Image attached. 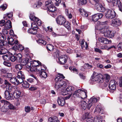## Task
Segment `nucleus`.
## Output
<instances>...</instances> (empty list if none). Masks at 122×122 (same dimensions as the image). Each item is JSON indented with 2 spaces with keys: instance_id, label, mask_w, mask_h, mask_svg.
Wrapping results in <instances>:
<instances>
[{
  "instance_id": "aec40b11",
  "label": "nucleus",
  "mask_w": 122,
  "mask_h": 122,
  "mask_svg": "<svg viewBox=\"0 0 122 122\" xmlns=\"http://www.w3.org/2000/svg\"><path fill=\"white\" fill-rule=\"evenodd\" d=\"M20 94L21 92L20 91L16 90L14 91L13 95L15 98H18L20 97Z\"/></svg>"
},
{
  "instance_id": "0e129e2a",
  "label": "nucleus",
  "mask_w": 122,
  "mask_h": 122,
  "mask_svg": "<svg viewBox=\"0 0 122 122\" xmlns=\"http://www.w3.org/2000/svg\"><path fill=\"white\" fill-rule=\"evenodd\" d=\"M94 118L92 117H88L86 120V122H94Z\"/></svg>"
},
{
  "instance_id": "5701e85b",
  "label": "nucleus",
  "mask_w": 122,
  "mask_h": 122,
  "mask_svg": "<svg viewBox=\"0 0 122 122\" xmlns=\"http://www.w3.org/2000/svg\"><path fill=\"white\" fill-rule=\"evenodd\" d=\"M41 62L39 61H34L32 62V66L33 68H34L35 69V67H37V66L41 65Z\"/></svg>"
},
{
  "instance_id": "39448f33",
  "label": "nucleus",
  "mask_w": 122,
  "mask_h": 122,
  "mask_svg": "<svg viewBox=\"0 0 122 122\" xmlns=\"http://www.w3.org/2000/svg\"><path fill=\"white\" fill-rule=\"evenodd\" d=\"M99 99V97L96 98L93 97L91 98L87 104V109H90L91 107L94 105L95 103L98 102Z\"/></svg>"
},
{
  "instance_id": "5fc2aeb1",
  "label": "nucleus",
  "mask_w": 122,
  "mask_h": 122,
  "mask_svg": "<svg viewBox=\"0 0 122 122\" xmlns=\"http://www.w3.org/2000/svg\"><path fill=\"white\" fill-rule=\"evenodd\" d=\"M30 19L32 20L35 22L36 20L37 19V18L35 16L32 14H30L29 16Z\"/></svg>"
},
{
  "instance_id": "ea45409f",
  "label": "nucleus",
  "mask_w": 122,
  "mask_h": 122,
  "mask_svg": "<svg viewBox=\"0 0 122 122\" xmlns=\"http://www.w3.org/2000/svg\"><path fill=\"white\" fill-rule=\"evenodd\" d=\"M17 76L21 77L22 78H25L24 73L21 71L18 72H17Z\"/></svg>"
},
{
  "instance_id": "7c9ffc66",
  "label": "nucleus",
  "mask_w": 122,
  "mask_h": 122,
  "mask_svg": "<svg viewBox=\"0 0 122 122\" xmlns=\"http://www.w3.org/2000/svg\"><path fill=\"white\" fill-rule=\"evenodd\" d=\"M28 32L33 34H35L37 32V29H36L29 28L28 31Z\"/></svg>"
},
{
  "instance_id": "cd10ccee",
  "label": "nucleus",
  "mask_w": 122,
  "mask_h": 122,
  "mask_svg": "<svg viewBox=\"0 0 122 122\" xmlns=\"http://www.w3.org/2000/svg\"><path fill=\"white\" fill-rule=\"evenodd\" d=\"M49 122H59L57 117H50L49 119Z\"/></svg>"
},
{
  "instance_id": "f3484780",
  "label": "nucleus",
  "mask_w": 122,
  "mask_h": 122,
  "mask_svg": "<svg viewBox=\"0 0 122 122\" xmlns=\"http://www.w3.org/2000/svg\"><path fill=\"white\" fill-rule=\"evenodd\" d=\"M57 102L59 105L63 106L65 103V101L64 98L62 97H58V98Z\"/></svg>"
},
{
  "instance_id": "f704fd0d",
  "label": "nucleus",
  "mask_w": 122,
  "mask_h": 122,
  "mask_svg": "<svg viewBox=\"0 0 122 122\" xmlns=\"http://www.w3.org/2000/svg\"><path fill=\"white\" fill-rule=\"evenodd\" d=\"M14 47L15 48V49H18L19 50H22L24 49V47L22 46L21 45H17L15 46H14Z\"/></svg>"
},
{
  "instance_id": "4be33fe9",
  "label": "nucleus",
  "mask_w": 122,
  "mask_h": 122,
  "mask_svg": "<svg viewBox=\"0 0 122 122\" xmlns=\"http://www.w3.org/2000/svg\"><path fill=\"white\" fill-rule=\"evenodd\" d=\"M16 78L17 85L22 83L23 81V80L25 79L23 78H22L21 77L18 76L16 77Z\"/></svg>"
},
{
  "instance_id": "f8f14e48",
  "label": "nucleus",
  "mask_w": 122,
  "mask_h": 122,
  "mask_svg": "<svg viewBox=\"0 0 122 122\" xmlns=\"http://www.w3.org/2000/svg\"><path fill=\"white\" fill-rule=\"evenodd\" d=\"M68 58V57L66 55V58L65 56H61L59 57V63L61 64H64L66 63L67 61V59Z\"/></svg>"
},
{
  "instance_id": "864d4df0",
  "label": "nucleus",
  "mask_w": 122,
  "mask_h": 122,
  "mask_svg": "<svg viewBox=\"0 0 122 122\" xmlns=\"http://www.w3.org/2000/svg\"><path fill=\"white\" fill-rule=\"evenodd\" d=\"M38 72L39 73H40V72L42 71L41 69V65H40L37 67H35V71Z\"/></svg>"
},
{
  "instance_id": "423d86ee",
  "label": "nucleus",
  "mask_w": 122,
  "mask_h": 122,
  "mask_svg": "<svg viewBox=\"0 0 122 122\" xmlns=\"http://www.w3.org/2000/svg\"><path fill=\"white\" fill-rule=\"evenodd\" d=\"M116 15V14L114 11H112L110 10H108L105 13L106 18L111 19L115 18Z\"/></svg>"
},
{
  "instance_id": "bb28decb",
  "label": "nucleus",
  "mask_w": 122,
  "mask_h": 122,
  "mask_svg": "<svg viewBox=\"0 0 122 122\" xmlns=\"http://www.w3.org/2000/svg\"><path fill=\"white\" fill-rule=\"evenodd\" d=\"M95 110L97 112L101 114H103L104 113V110L102 109L100 106H97L96 107Z\"/></svg>"
},
{
  "instance_id": "4468645a",
  "label": "nucleus",
  "mask_w": 122,
  "mask_h": 122,
  "mask_svg": "<svg viewBox=\"0 0 122 122\" xmlns=\"http://www.w3.org/2000/svg\"><path fill=\"white\" fill-rule=\"evenodd\" d=\"M8 44L11 46L15 45V46L18 44V40L14 41L12 38H8Z\"/></svg>"
},
{
  "instance_id": "13d9d810",
  "label": "nucleus",
  "mask_w": 122,
  "mask_h": 122,
  "mask_svg": "<svg viewBox=\"0 0 122 122\" xmlns=\"http://www.w3.org/2000/svg\"><path fill=\"white\" fill-rule=\"evenodd\" d=\"M52 5L51 4V1H46L45 2V6L46 7H47V9L51 6Z\"/></svg>"
},
{
  "instance_id": "37998d69",
  "label": "nucleus",
  "mask_w": 122,
  "mask_h": 122,
  "mask_svg": "<svg viewBox=\"0 0 122 122\" xmlns=\"http://www.w3.org/2000/svg\"><path fill=\"white\" fill-rule=\"evenodd\" d=\"M15 68L18 70H20L23 67L22 65L20 63V64H17L15 66Z\"/></svg>"
},
{
  "instance_id": "e433bc0d",
  "label": "nucleus",
  "mask_w": 122,
  "mask_h": 122,
  "mask_svg": "<svg viewBox=\"0 0 122 122\" xmlns=\"http://www.w3.org/2000/svg\"><path fill=\"white\" fill-rule=\"evenodd\" d=\"M81 105V106L82 109H85L86 108V103L85 101H81L80 103Z\"/></svg>"
},
{
  "instance_id": "2f4dec72",
  "label": "nucleus",
  "mask_w": 122,
  "mask_h": 122,
  "mask_svg": "<svg viewBox=\"0 0 122 122\" xmlns=\"http://www.w3.org/2000/svg\"><path fill=\"white\" fill-rule=\"evenodd\" d=\"M42 5V3L40 1L36 2L33 5L34 8L40 7Z\"/></svg>"
},
{
  "instance_id": "4c0bfd02",
  "label": "nucleus",
  "mask_w": 122,
  "mask_h": 122,
  "mask_svg": "<svg viewBox=\"0 0 122 122\" xmlns=\"http://www.w3.org/2000/svg\"><path fill=\"white\" fill-rule=\"evenodd\" d=\"M15 57L17 61L20 62L22 59V56L20 54H17Z\"/></svg>"
},
{
  "instance_id": "a211bd4d",
  "label": "nucleus",
  "mask_w": 122,
  "mask_h": 122,
  "mask_svg": "<svg viewBox=\"0 0 122 122\" xmlns=\"http://www.w3.org/2000/svg\"><path fill=\"white\" fill-rule=\"evenodd\" d=\"M32 61L31 62L30 61L28 60V62L27 63V64H26V67L28 69H30V71H35V69L34 68H33L32 65Z\"/></svg>"
},
{
  "instance_id": "c756f323",
  "label": "nucleus",
  "mask_w": 122,
  "mask_h": 122,
  "mask_svg": "<svg viewBox=\"0 0 122 122\" xmlns=\"http://www.w3.org/2000/svg\"><path fill=\"white\" fill-rule=\"evenodd\" d=\"M5 47L0 48V54L2 55L8 52L7 50Z\"/></svg>"
},
{
  "instance_id": "a19ab883",
  "label": "nucleus",
  "mask_w": 122,
  "mask_h": 122,
  "mask_svg": "<svg viewBox=\"0 0 122 122\" xmlns=\"http://www.w3.org/2000/svg\"><path fill=\"white\" fill-rule=\"evenodd\" d=\"M46 48L47 50L50 51H52L54 49L53 46L51 44H47L46 46Z\"/></svg>"
},
{
  "instance_id": "6e6552de",
  "label": "nucleus",
  "mask_w": 122,
  "mask_h": 122,
  "mask_svg": "<svg viewBox=\"0 0 122 122\" xmlns=\"http://www.w3.org/2000/svg\"><path fill=\"white\" fill-rule=\"evenodd\" d=\"M121 23L122 22L118 18H115L112 20L111 25L117 27L121 25Z\"/></svg>"
},
{
  "instance_id": "c9c22d12",
  "label": "nucleus",
  "mask_w": 122,
  "mask_h": 122,
  "mask_svg": "<svg viewBox=\"0 0 122 122\" xmlns=\"http://www.w3.org/2000/svg\"><path fill=\"white\" fill-rule=\"evenodd\" d=\"M102 119L101 116L96 117L94 118V122H102Z\"/></svg>"
},
{
  "instance_id": "6ab92c4d",
  "label": "nucleus",
  "mask_w": 122,
  "mask_h": 122,
  "mask_svg": "<svg viewBox=\"0 0 122 122\" xmlns=\"http://www.w3.org/2000/svg\"><path fill=\"white\" fill-rule=\"evenodd\" d=\"M79 10L81 14L84 17H86L88 16V14L85 11L83 8H80Z\"/></svg>"
},
{
  "instance_id": "b1692460",
  "label": "nucleus",
  "mask_w": 122,
  "mask_h": 122,
  "mask_svg": "<svg viewBox=\"0 0 122 122\" xmlns=\"http://www.w3.org/2000/svg\"><path fill=\"white\" fill-rule=\"evenodd\" d=\"M92 66L90 65H89L88 63H86L84 64V66H82L81 68L82 70L83 71H84L85 69H89L92 67Z\"/></svg>"
},
{
  "instance_id": "69168bd1",
  "label": "nucleus",
  "mask_w": 122,
  "mask_h": 122,
  "mask_svg": "<svg viewBox=\"0 0 122 122\" xmlns=\"http://www.w3.org/2000/svg\"><path fill=\"white\" fill-rule=\"evenodd\" d=\"M67 89H64L62 91V94L64 95H66L69 93V92L67 90Z\"/></svg>"
},
{
  "instance_id": "680f3d73",
  "label": "nucleus",
  "mask_w": 122,
  "mask_h": 122,
  "mask_svg": "<svg viewBox=\"0 0 122 122\" xmlns=\"http://www.w3.org/2000/svg\"><path fill=\"white\" fill-rule=\"evenodd\" d=\"M104 76L106 80V82H107L110 79V76L107 74H105Z\"/></svg>"
},
{
  "instance_id": "338daca9",
  "label": "nucleus",
  "mask_w": 122,
  "mask_h": 122,
  "mask_svg": "<svg viewBox=\"0 0 122 122\" xmlns=\"http://www.w3.org/2000/svg\"><path fill=\"white\" fill-rule=\"evenodd\" d=\"M12 62H14L16 61L15 56H10V60Z\"/></svg>"
},
{
  "instance_id": "8fccbe9b",
  "label": "nucleus",
  "mask_w": 122,
  "mask_h": 122,
  "mask_svg": "<svg viewBox=\"0 0 122 122\" xmlns=\"http://www.w3.org/2000/svg\"><path fill=\"white\" fill-rule=\"evenodd\" d=\"M4 84L5 85H6L5 87L6 89H8V87L9 88L10 87H12L11 86V85L6 80H5Z\"/></svg>"
},
{
  "instance_id": "c03bdc74",
  "label": "nucleus",
  "mask_w": 122,
  "mask_h": 122,
  "mask_svg": "<svg viewBox=\"0 0 122 122\" xmlns=\"http://www.w3.org/2000/svg\"><path fill=\"white\" fill-rule=\"evenodd\" d=\"M78 2L79 5H82L86 4L87 3V0H78Z\"/></svg>"
},
{
  "instance_id": "603ef678",
  "label": "nucleus",
  "mask_w": 122,
  "mask_h": 122,
  "mask_svg": "<svg viewBox=\"0 0 122 122\" xmlns=\"http://www.w3.org/2000/svg\"><path fill=\"white\" fill-rule=\"evenodd\" d=\"M10 82L13 84L16 85H17L16 83V77H13L10 78Z\"/></svg>"
},
{
  "instance_id": "f03ea898",
  "label": "nucleus",
  "mask_w": 122,
  "mask_h": 122,
  "mask_svg": "<svg viewBox=\"0 0 122 122\" xmlns=\"http://www.w3.org/2000/svg\"><path fill=\"white\" fill-rule=\"evenodd\" d=\"M87 91L84 90L79 89L75 92L73 94V96L75 97H81V98H85L87 97Z\"/></svg>"
},
{
  "instance_id": "6e6d98bb",
  "label": "nucleus",
  "mask_w": 122,
  "mask_h": 122,
  "mask_svg": "<svg viewBox=\"0 0 122 122\" xmlns=\"http://www.w3.org/2000/svg\"><path fill=\"white\" fill-rule=\"evenodd\" d=\"M4 104V106L1 107V111L3 112H6L8 111V108L7 107H6V106H5V104L4 103H2Z\"/></svg>"
},
{
  "instance_id": "dca6fc26",
  "label": "nucleus",
  "mask_w": 122,
  "mask_h": 122,
  "mask_svg": "<svg viewBox=\"0 0 122 122\" xmlns=\"http://www.w3.org/2000/svg\"><path fill=\"white\" fill-rule=\"evenodd\" d=\"M99 78V76L98 74L95 72H94L91 78V79L92 81H96L98 80Z\"/></svg>"
},
{
  "instance_id": "7ed1b4c3",
  "label": "nucleus",
  "mask_w": 122,
  "mask_h": 122,
  "mask_svg": "<svg viewBox=\"0 0 122 122\" xmlns=\"http://www.w3.org/2000/svg\"><path fill=\"white\" fill-rule=\"evenodd\" d=\"M5 91L4 94L5 95V98L6 99L8 100L11 99L12 97V92H13V89L12 87H10Z\"/></svg>"
},
{
  "instance_id": "a18cd8bd",
  "label": "nucleus",
  "mask_w": 122,
  "mask_h": 122,
  "mask_svg": "<svg viewBox=\"0 0 122 122\" xmlns=\"http://www.w3.org/2000/svg\"><path fill=\"white\" fill-rule=\"evenodd\" d=\"M22 86L24 88H28L29 86V84L26 81H23Z\"/></svg>"
},
{
  "instance_id": "f257e3e1",
  "label": "nucleus",
  "mask_w": 122,
  "mask_h": 122,
  "mask_svg": "<svg viewBox=\"0 0 122 122\" xmlns=\"http://www.w3.org/2000/svg\"><path fill=\"white\" fill-rule=\"evenodd\" d=\"M107 21L103 22L98 21L95 27L97 30H101L103 33L105 37L112 38L114 36L115 32L113 31L110 30L109 27L104 26V25L107 24Z\"/></svg>"
},
{
  "instance_id": "393cba45",
  "label": "nucleus",
  "mask_w": 122,
  "mask_h": 122,
  "mask_svg": "<svg viewBox=\"0 0 122 122\" xmlns=\"http://www.w3.org/2000/svg\"><path fill=\"white\" fill-rule=\"evenodd\" d=\"M5 27L7 29H9L12 27L11 22L10 20H8L5 24Z\"/></svg>"
},
{
  "instance_id": "72a5a7b5",
  "label": "nucleus",
  "mask_w": 122,
  "mask_h": 122,
  "mask_svg": "<svg viewBox=\"0 0 122 122\" xmlns=\"http://www.w3.org/2000/svg\"><path fill=\"white\" fill-rule=\"evenodd\" d=\"M56 82L55 85V88L57 90H60L61 88L60 83L59 81H55Z\"/></svg>"
},
{
  "instance_id": "a878e982",
  "label": "nucleus",
  "mask_w": 122,
  "mask_h": 122,
  "mask_svg": "<svg viewBox=\"0 0 122 122\" xmlns=\"http://www.w3.org/2000/svg\"><path fill=\"white\" fill-rule=\"evenodd\" d=\"M95 110L97 112L101 114H103L104 113V110L102 109L100 106H97L96 107Z\"/></svg>"
},
{
  "instance_id": "9d476101",
  "label": "nucleus",
  "mask_w": 122,
  "mask_h": 122,
  "mask_svg": "<svg viewBox=\"0 0 122 122\" xmlns=\"http://www.w3.org/2000/svg\"><path fill=\"white\" fill-rule=\"evenodd\" d=\"M2 103H4L5 106L7 107L8 109H15V107L14 106L10 104L9 102L5 101V100H2L0 101Z\"/></svg>"
},
{
  "instance_id": "3c124183",
  "label": "nucleus",
  "mask_w": 122,
  "mask_h": 122,
  "mask_svg": "<svg viewBox=\"0 0 122 122\" xmlns=\"http://www.w3.org/2000/svg\"><path fill=\"white\" fill-rule=\"evenodd\" d=\"M28 60V59H22L20 62H21L20 63L22 65L25 66L27 64Z\"/></svg>"
},
{
  "instance_id": "473e14b6",
  "label": "nucleus",
  "mask_w": 122,
  "mask_h": 122,
  "mask_svg": "<svg viewBox=\"0 0 122 122\" xmlns=\"http://www.w3.org/2000/svg\"><path fill=\"white\" fill-rule=\"evenodd\" d=\"M7 46H8L7 45V41H3L0 42V46L1 47H7Z\"/></svg>"
},
{
  "instance_id": "de8ad7c7",
  "label": "nucleus",
  "mask_w": 122,
  "mask_h": 122,
  "mask_svg": "<svg viewBox=\"0 0 122 122\" xmlns=\"http://www.w3.org/2000/svg\"><path fill=\"white\" fill-rule=\"evenodd\" d=\"M62 25H63L67 29L69 28L70 27V23L67 21H66V20L65 21V22L63 23Z\"/></svg>"
},
{
  "instance_id": "ddd939ff",
  "label": "nucleus",
  "mask_w": 122,
  "mask_h": 122,
  "mask_svg": "<svg viewBox=\"0 0 122 122\" xmlns=\"http://www.w3.org/2000/svg\"><path fill=\"white\" fill-rule=\"evenodd\" d=\"M57 9L56 7L54 6L51 5L48 8V10L50 12L53 13L52 15V16L53 17L56 16V14L55 12L56 10Z\"/></svg>"
},
{
  "instance_id": "412c9836",
  "label": "nucleus",
  "mask_w": 122,
  "mask_h": 122,
  "mask_svg": "<svg viewBox=\"0 0 122 122\" xmlns=\"http://www.w3.org/2000/svg\"><path fill=\"white\" fill-rule=\"evenodd\" d=\"M65 77L63 75L60 73H59L57 75V76L55 78V81H61Z\"/></svg>"
},
{
  "instance_id": "052dcab7",
  "label": "nucleus",
  "mask_w": 122,
  "mask_h": 122,
  "mask_svg": "<svg viewBox=\"0 0 122 122\" xmlns=\"http://www.w3.org/2000/svg\"><path fill=\"white\" fill-rule=\"evenodd\" d=\"M112 86H115V81L114 80H111L109 83V87Z\"/></svg>"
},
{
  "instance_id": "9b49d317",
  "label": "nucleus",
  "mask_w": 122,
  "mask_h": 122,
  "mask_svg": "<svg viewBox=\"0 0 122 122\" xmlns=\"http://www.w3.org/2000/svg\"><path fill=\"white\" fill-rule=\"evenodd\" d=\"M103 16V15L102 13H98L95 14L92 16V20L94 22H96L98 19L101 18Z\"/></svg>"
},
{
  "instance_id": "c85d7f7f",
  "label": "nucleus",
  "mask_w": 122,
  "mask_h": 122,
  "mask_svg": "<svg viewBox=\"0 0 122 122\" xmlns=\"http://www.w3.org/2000/svg\"><path fill=\"white\" fill-rule=\"evenodd\" d=\"M61 89L66 87L67 85V82L63 80L59 81Z\"/></svg>"
},
{
  "instance_id": "58836bf2",
  "label": "nucleus",
  "mask_w": 122,
  "mask_h": 122,
  "mask_svg": "<svg viewBox=\"0 0 122 122\" xmlns=\"http://www.w3.org/2000/svg\"><path fill=\"white\" fill-rule=\"evenodd\" d=\"M40 74L41 77L43 78H46L47 77V74L45 71H41Z\"/></svg>"
},
{
  "instance_id": "09e8293b",
  "label": "nucleus",
  "mask_w": 122,
  "mask_h": 122,
  "mask_svg": "<svg viewBox=\"0 0 122 122\" xmlns=\"http://www.w3.org/2000/svg\"><path fill=\"white\" fill-rule=\"evenodd\" d=\"M24 54L27 57L29 56L30 53L28 48H25L24 50Z\"/></svg>"
},
{
  "instance_id": "bf43d9fd",
  "label": "nucleus",
  "mask_w": 122,
  "mask_h": 122,
  "mask_svg": "<svg viewBox=\"0 0 122 122\" xmlns=\"http://www.w3.org/2000/svg\"><path fill=\"white\" fill-rule=\"evenodd\" d=\"M109 87L110 89V92H113L116 89V86H109Z\"/></svg>"
},
{
  "instance_id": "4d7b16f0",
  "label": "nucleus",
  "mask_w": 122,
  "mask_h": 122,
  "mask_svg": "<svg viewBox=\"0 0 122 122\" xmlns=\"http://www.w3.org/2000/svg\"><path fill=\"white\" fill-rule=\"evenodd\" d=\"M66 89L67 90V91H68L69 92H71L73 90H74V88L72 86H69Z\"/></svg>"
},
{
  "instance_id": "e2e57ef3",
  "label": "nucleus",
  "mask_w": 122,
  "mask_h": 122,
  "mask_svg": "<svg viewBox=\"0 0 122 122\" xmlns=\"http://www.w3.org/2000/svg\"><path fill=\"white\" fill-rule=\"evenodd\" d=\"M25 110L26 112L28 113L30 111V108L29 106H26L25 107Z\"/></svg>"
},
{
  "instance_id": "2eb2a0df",
  "label": "nucleus",
  "mask_w": 122,
  "mask_h": 122,
  "mask_svg": "<svg viewBox=\"0 0 122 122\" xmlns=\"http://www.w3.org/2000/svg\"><path fill=\"white\" fill-rule=\"evenodd\" d=\"M98 40L99 42L105 44H108L111 42V41L107 39L106 38L103 37L99 38Z\"/></svg>"
},
{
  "instance_id": "0eeeda50",
  "label": "nucleus",
  "mask_w": 122,
  "mask_h": 122,
  "mask_svg": "<svg viewBox=\"0 0 122 122\" xmlns=\"http://www.w3.org/2000/svg\"><path fill=\"white\" fill-rule=\"evenodd\" d=\"M96 3L95 5V9L98 11L100 12H103L105 10V8L103 7L101 4L98 2H95Z\"/></svg>"
},
{
  "instance_id": "20e7f679",
  "label": "nucleus",
  "mask_w": 122,
  "mask_h": 122,
  "mask_svg": "<svg viewBox=\"0 0 122 122\" xmlns=\"http://www.w3.org/2000/svg\"><path fill=\"white\" fill-rule=\"evenodd\" d=\"M108 2H111L113 6L118 5L119 10L122 12V3L120 0H106Z\"/></svg>"
},
{
  "instance_id": "774afa93",
  "label": "nucleus",
  "mask_w": 122,
  "mask_h": 122,
  "mask_svg": "<svg viewBox=\"0 0 122 122\" xmlns=\"http://www.w3.org/2000/svg\"><path fill=\"white\" fill-rule=\"evenodd\" d=\"M3 63L4 65L8 67L10 66H11L10 63L8 62V61H4Z\"/></svg>"
},
{
  "instance_id": "1a4fd4ad",
  "label": "nucleus",
  "mask_w": 122,
  "mask_h": 122,
  "mask_svg": "<svg viewBox=\"0 0 122 122\" xmlns=\"http://www.w3.org/2000/svg\"><path fill=\"white\" fill-rule=\"evenodd\" d=\"M65 20V18L61 15L58 16L56 19V21L57 24L61 25H63Z\"/></svg>"
},
{
  "instance_id": "49530a36",
  "label": "nucleus",
  "mask_w": 122,
  "mask_h": 122,
  "mask_svg": "<svg viewBox=\"0 0 122 122\" xmlns=\"http://www.w3.org/2000/svg\"><path fill=\"white\" fill-rule=\"evenodd\" d=\"M10 55L9 54H7L2 56V57L4 60L8 61L10 60Z\"/></svg>"
},
{
  "instance_id": "79ce46f5",
  "label": "nucleus",
  "mask_w": 122,
  "mask_h": 122,
  "mask_svg": "<svg viewBox=\"0 0 122 122\" xmlns=\"http://www.w3.org/2000/svg\"><path fill=\"white\" fill-rule=\"evenodd\" d=\"M37 42L39 45L42 46L45 45L46 44V41L42 40H39L37 41Z\"/></svg>"
}]
</instances>
